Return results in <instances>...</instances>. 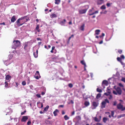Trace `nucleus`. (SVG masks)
<instances>
[{
    "mask_svg": "<svg viewBox=\"0 0 125 125\" xmlns=\"http://www.w3.org/2000/svg\"><path fill=\"white\" fill-rule=\"evenodd\" d=\"M96 125H102V124L100 123H97L96 124Z\"/></svg>",
    "mask_w": 125,
    "mask_h": 125,
    "instance_id": "59",
    "label": "nucleus"
},
{
    "mask_svg": "<svg viewBox=\"0 0 125 125\" xmlns=\"http://www.w3.org/2000/svg\"><path fill=\"white\" fill-rule=\"evenodd\" d=\"M114 112L113 111H111V115L113 117H114Z\"/></svg>",
    "mask_w": 125,
    "mask_h": 125,
    "instance_id": "46",
    "label": "nucleus"
},
{
    "mask_svg": "<svg viewBox=\"0 0 125 125\" xmlns=\"http://www.w3.org/2000/svg\"><path fill=\"white\" fill-rule=\"evenodd\" d=\"M0 25H5V24L4 22H3L2 23H0Z\"/></svg>",
    "mask_w": 125,
    "mask_h": 125,
    "instance_id": "58",
    "label": "nucleus"
},
{
    "mask_svg": "<svg viewBox=\"0 0 125 125\" xmlns=\"http://www.w3.org/2000/svg\"><path fill=\"white\" fill-rule=\"evenodd\" d=\"M49 106L48 105H47L46 107L44 108V109H48L49 108Z\"/></svg>",
    "mask_w": 125,
    "mask_h": 125,
    "instance_id": "51",
    "label": "nucleus"
},
{
    "mask_svg": "<svg viewBox=\"0 0 125 125\" xmlns=\"http://www.w3.org/2000/svg\"><path fill=\"white\" fill-rule=\"evenodd\" d=\"M117 60L120 62H121V58L119 57H118L117 58Z\"/></svg>",
    "mask_w": 125,
    "mask_h": 125,
    "instance_id": "36",
    "label": "nucleus"
},
{
    "mask_svg": "<svg viewBox=\"0 0 125 125\" xmlns=\"http://www.w3.org/2000/svg\"><path fill=\"white\" fill-rule=\"evenodd\" d=\"M37 40L38 41V40H41V39L40 38H37Z\"/></svg>",
    "mask_w": 125,
    "mask_h": 125,
    "instance_id": "62",
    "label": "nucleus"
},
{
    "mask_svg": "<svg viewBox=\"0 0 125 125\" xmlns=\"http://www.w3.org/2000/svg\"><path fill=\"white\" fill-rule=\"evenodd\" d=\"M125 115L124 114H122L120 115H118L117 118H121L122 117H123L125 116Z\"/></svg>",
    "mask_w": 125,
    "mask_h": 125,
    "instance_id": "27",
    "label": "nucleus"
},
{
    "mask_svg": "<svg viewBox=\"0 0 125 125\" xmlns=\"http://www.w3.org/2000/svg\"><path fill=\"white\" fill-rule=\"evenodd\" d=\"M100 32V30H96L95 31V34L96 35H98Z\"/></svg>",
    "mask_w": 125,
    "mask_h": 125,
    "instance_id": "20",
    "label": "nucleus"
},
{
    "mask_svg": "<svg viewBox=\"0 0 125 125\" xmlns=\"http://www.w3.org/2000/svg\"><path fill=\"white\" fill-rule=\"evenodd\" d=\"M98 13V10L95 11V12L92 13H91L89 14L90 15H93L94 14Z\"/></svg>",
    "mask_w": 125,
    "mask_h": 125,
    "instance_id": "22",
    "label": "nucleus"
},
{
    "mask_svg": "<svg viewBox=\"0 0 125 125\" xmlns=\"http://www.w3.org/2000/svg\"><path fill=\"white\" fill-rule=\"evenodd\" d=\"M64 105H60L58 107L59 108V107L63 108L64 107Z\"/></svg>",
    "mask_w": 125,
    "mask_h": 125,
    "instance_id": "52",
    "label": "nucleus"
},
{
    "mask_svg": "<svg viewBox=\"0 0 125 125\" xmlns=\"http://www.w3.org/2000/svg\"><path fill=\"white\" fill-rule=\"evenodd\" d=\"M21 19L20 18H19L17 21L16 22L17 24L18 27H19L23 25V24H21V23H20V21L21 20Z\"/></svg>",
    "mask_w": 125,
    "mask_h": 125,
    "instance_id": "7",
    "label": "nucleus"
},
{
    "mask_svg": "<svg viewBox=\"0 0 125 125\" xmlns=\"http://www.w3.org/2000/svg\"><path fill=\"white\" fill-rule=\"evenodd\" d=\"M111 92H108L107 93H105L104 94L106 95V96H108L110 94Z\"/></svg>",
    "mask_w": 125,
    "mask_h": 125,
    "instance_id": "29",
    "label": "nucleus"
},
{
    "mask_svg": "<svg viewBox=\"0 0 125 125\" xmlns=\"http://www.w3.org/2000/svg\"><path fill=\"white\" fill-rule=\"evenodd\" d=\"M26 82L25 81H23L22 82V84L23 85H25L26 84Z\"/></svg>",
    "mask_w": 125,
    "mask_h": 125,
    "instance_id": "40",
    "label": "nucleus"
},
{
    "mask_svg": "<svg viewBox=\"0 0 125 125\" xmlns=\"http://www.w3.org/2000/svg\"><path fill=\"white\" fill-rule=\"evenodd\" d=\"M84 24H83L81 26L80 28V30L82 31H83L84 30Z\"/></svg>",
    "mask_w": 125,
    "mask_h": 125,
    "instance_id": "11",
    "label": "nucleus"
},
{
    "mask_svg": "<svg viewBox=\"0 0 125 125\" xmlns=\"http://www.w3.org/2000/svg\"><path fill=\"white\" fill-rule=\"evenodd\" d=\"M106 5L107 7H109L110 6V4L109 3H107L106 4Z\"/></svg>",
    "mask_w": 125,
    "mask_h": 125,
    "instance_id": "55",
    "label": "nucleus"
},
{
    "mask_svg": "<svg viewBox=\"0 0 125 125\" xmlns=\"http://www.w3.org/2000/svg\"><path fill=\"white\" fill-rule=\"evenodd\" d=\"M41 43H42V42H39L38 43L39 45H39H40Z\"/></svg>",
    "mask_w": 125,
    "mask_h": 125,
    "instance_id": "64",
    "label": "nucleus"
},
{
    "mask_svg": "<svg viewBox=\"0 0 125 125\" xmlns=\"http://www.w3.org/2000/svg\"><path fill=\"white\" fill-rule=\"evenodd\" d=\"M81 63L82 64L84 65L85 66L86 65L85 63L83 60L81 61Z\"/></svg>",
    "mask_w": 125,
    "mask_h": 125,
    "instance_id": "30",
    "label": "nucleus"
},
{
    "mask_svg": "<svg viewBox=\"0 0 125 125\" xmlns=\"http://www.w3.org/2000/svg\"><path fill=\"white\" fill-rule=\"evenodd\" d=\"M117 104V103L116 101H115L114 102L113 105H115Z\"/></svg>",
    "mask_w": 125,
    "mask_h": 125,
    "instance_id": "57",
    "label": "nucleus"
},
{
    "mask_svg": "<svg viewBox=\"0 0 125 125\" xmlns=\"http://www.w3.org/2000/svg\"><path fill=\"white\" fill-rule=\"evenodd\" d=\"M121 58L124 59H125V56L123 55H122L121 56Z\"/></svg>",
    "mask_w": 125,
    "mask_h": 125,
    "instance_id": "50",
    "label": "nucleus"
},
{
    "mask_svg": "<svg viewBox=\"0 0 125 125\" xmlns=\"http://www.w3.org/2000/svg\"><path fill=\"white\" fill-rule=\"evenodd\" d=\"M57 16L55 14H52L50 15V17L52 18H55Z\"/></svg>",
    "mask_w": 125,
    "mask_h": 125,
    "instance_id": "17",
    "label": "nucleus"
},
{
    "mask_svg": "<svg viewBox=\"0 0 125 125\" xmlns=\"http://www.w3.org/2000/svg\"><path fill=\"white\" fill-rule=\"evenodd\" d=\"M102 83L106 86L108 84V82L106 80H104L102 82Z\"/></svg>",
    "mask_w": 125,
    "mask_h": 125,
    "instance_id": "13",
    "label": "nucleus"
},
{
    "mask_svg": "<svg viewBox=\"0 0 125 125\" xmlns=\"http://www.w3.org/2000/svg\"><path fill=\"white\" fill-rule=\"evenodd\" d=\"M20 18L21 20L22 21L21 22V24H23L25 23V22H27L29 19L27 16L23 17H21Z\"/></svg>",
    "mask_w": 125,
    "mask_h": 125,
    "instance_id": "3",
    "label": "nucleus"
},
{
    "mask_svg": "<svg viewBox=\"0 0 125 125\" xmlns=\"http://www.w3.org/2000/svg\"><path fill=\"white\" fill-rule=\"evenodd\" d=\"M76 118L78 120H79L81 119V117L80 116H78L76 117Z\"/></svg>",
    "mask_w": 125,
    "mask_h": 125,
    "instance_id": "38",
    "label": "nucleus"
},
{
    "mask_svg": "<svg viewBox=\"0 0 125 125\" xmlns=\"http://www.w3.org/2000/svg\"><path fill=\"white\" fill-rule=\"evenodd\" d=\"M38 51L37 50H36V52L33 53V55L35 58H37L38 56Z\"/></svg>",
    "mask_w": 125,
    "mask_h": 125,
    "instance_id": "10",
    "label": "nucleus"
},
{
    "mask_svg": "<svg viewBox=\"0 0 125 125\" xmlns=\"http://www.w3.org/2000/svg\"><path fill=\"white\" fill-rule=\"evenodd\" d=\"M28 84H29V83L30 82V78L29 77H28Z\"/></svg>",
    "mask_w": 125,
    "mask_h": 125,
    "instance_id": "53",
    "label": "nucleus"
},
{
    "mask_svg": "<svg viewBox=\"0 0 125 125\" xmlns=\"http://www.w3.org/2000/svg\"><path fill=\"white\" fill-rule=\"evenodd\" d=\"M104 1V0H98V4H101Z\"/></svg>",
    "mask_w": 125,
    "mask_h": 125,
    "instance_id": "23",
    "label": "nucleus"
},
{
    "mask_svg": "<svg viewBox=\"0 0 125 125\" xmlns=\"http://www.w3.org/2000/svg\"><path fill=\"white\" fill-rule=\"evenodd\" d=\"M55 4L58 5L61 2L60 0H55Z\"/></svg>",
    "mask_w": 125,
    "mask_h": 125,
    "instance_id": "19",
    "label": "nucleus"
},
{
    "mask_svg": "<svg viewBox=\"0 0 125 125\" xmlns=\"http://www.w3.org/2000/svg\"><path fill=\"white\" fill-rule=\"evenodd\" d=\"M70 102L72 104H73L74 103L73 101L72 100H71Z\"/></svg>",
    "mask_w": 125,
    "mask_h": 125,
    "instance_id": "63",
    "label": "nucleus"
},
{
    "mask_svg": "<svg viewBox=\"0 0 125 125\" xmlns=\"http://www.w3.org/2000/svg\"><path fill=\"white\" fill-rule=\"evenodd\" d=\"M39 25L38 24H37L36 25V26L35 28V29L37 30V31L38 32H40V29H39Z\"/></svg>",
    "mask_w": 125,
    "mask_h": 125,
    "instance_id": "14",
    "label": "nucleus"
},
{
    "mask_svg": "<svg viewBox=\"0 0 125 125\" xmlns=\"http://www.w3.org/2000/svg\"><path fill=\"white\" fill-rule=\"evenodd\" d=\"M31 124V122L30 121H28L27 123V124L28 125H30Z\"/></svg>",
    "mask_w": 125,
    "mask_h": 125,
    "instance_id": "49",
    "label": "nucleus"
},
{
    "mask_svg": "<svg viewBox=\"0 0 125 125\" xmlns=\"http://www.w3.org/2000/svg\"><path fill=\"white\" fill-rule=\"evenodd\" d=\"M68 85L69 86L70 88H72L73 86V84L71 83H69Z\"/></svg>",
    "mask_w": 125,
    "mask_h": 125,
    "instance_id": "39",
    "label": "nucleus"
},
{
    "mask_svg": "<svg viewBox=\"0 0 125 125\" xmlns=\"http://www.w3.org/2000/svg\"><path fill=\"white\" fill-rule=\"evenodd\" d=\"M55 47L53 46L52 47V50L50 52H51L53 53V50H54L55 48Z\"/></svg>",
    "mask_w": 125,
    "mask_h": 125,
    "instance_id": "35",
    "label": "nucleus"
},
{
    "mask_svg": "<svg viewBox=\"0 0 125 125\" xmlns=\"http://www.w3.org/2000/svg\"><path fill=\"white\" fill-rule=\"evenodd\" d=\"M59 112L58 110H55L53 112V113L55 116H56L57 115V113Z\"/></svg>",
    "mask_w": 125,
    "mask_h": 125,
    "instance_id": "15",
    "label": "nucleus"
},
{
    "mask_svg": "<svg viewBox=\"0 0 125 125\" xmlns=\"http://www.w3.org/2000/svg\"><path fill=\"white\" fill-rule=\"evenodd\" d=\"M92 9H90L89 10V14H91V13H92Z\"/></svg>",
    "mask_w": 125,
    "mask_h": 125,
    "instance_id": "45",
    "label": "nucleus"
},
{
    "mask_svg": "<svg viewBox=\"0 0 125 125\" xmlns=\"http://www.w3.org/2000/svg\"><path fill=\"white\" fill-rule=\"evenodd\" d=\"M96 91L97 92L100 93H101L102 92V90L101 89H99L98 88H97V89Z\"/></svg>",
    "mask_w": 125,
    "mask_h": 125,
    "instance_id": "33",
    "label": "nucleus"
},
{
    "mask_svg": "<svg viewBox=\"0 0 125 125\" xmlns=\"http://www.w3.org/2000/svg\"><path fill=\"white\" fill-rule=\"evenodd\" d=\"M93 106L95 107H96L97 105V103L95 102H93Z\"/></svg>",
    "mask_w": 125,
    "mask_h": 125,
    "instance_id": "34",
    "label": "nucleus"
},
{
    "mask_svg": "<svg viewBox=\"0 0 125 125\" xmlns=\"http://www.w3.org/2000/svg\"><path fill=\"white\" fill-rule=\"evenodd\" d=\"M47 111V110H44L43 112L41 111L40 112V114H42L43 113H44L45 111Z\"/></svg>",
    "mask_w": 125,
    "mask_h": 125,
    "instance_id": "42",
    "label": "nucleus"
},
{
    "mask_svg": "<svg viewBox=\"0 0 125 125\" xmlns=\"http://www.w3.org/2000/svg\"><path fill=\"white\" fill-rule=\"evenodd\" d=\"M13 43L12 45V48L16 49L20 46L21 43V42L18 40H14L13 42Z\"/></svg>",
    "mask_w": 125,
    "mask_h": 125,
    "instance_id": "1",
    "label": "nucleus"
},
{
    "mask_svg": "<svg viewBox=\"0 0 125 125\" xmlns=\"http://www.w3.org/2000/svg\"><path fill=\"white\" fill-rule=\"evenodd\" d=\"M89 102L86 101L84 103V105L86 106H87L89 105Z\"/></svg>",
    "mask_w": 125,
    "mask_h": 125,
    "instance_id": "21",
    "label": "nucleus"
},
{
    "mask_svg": "<svg viewBox=\"0 0 125 125\" xmlns=\"http://www.w3.org/2000/svg\"><path fill=\"white\" fill-rule=\"evenodd\" d=\"M121 80L125 83V78H122Z\"/></svg>",
    "mask_w": 125,
    "mask_h": 125,
    "instance_id": "47",
    "label": "nucleus"
},
{
    "mask_svg": "<svg viewBox=\"0 0 125 125\" xmlns=\"http://www.w3.org/2000/svg\"><path fill=\"white\" fill-rule=\"evenodd\" d=\"M94 120L97 122H99L100 121L98 120V119L96 117H95L94 118Z\"/></svg>",
    "mask_w": 125,
    "mask_h": 125,
    "instance_id": "37",
    "label": "nucleus"
},
{
    "mask_svg": "<svg viewBox=\"0 0 125 125\" xmlns=\"http://www.w3.org/2000/svg\"><path fill=\"white\" fill-rule=\"evenodd\" d=\"M112 98V96L111 95H109V96L108 98L110 99H111Z\"/></svg>",
    "mask_w": 125,
    "mask_h": 125,
    "instance_id": "48",
    "label": "nucleus"
},
{
    "mask_svg": "<svg viewBox=\"0 0 125 125\" xmlns=\"http://www.w3.org/2000/svg\"><path fill=\"white\" fill-rule=\"evenodd\" d=\"M28 46V43H26L24 45V49L25 50H26L27 48V47Z\"/></svg>",
    "mask_w": 125,
    "mask_h": 125,
    "instance_id": "26",
    "label": "nucleus"
},
{
    "mask_svg": "<svg viewBox=\"0 0 125 125\" xmlns=\"http://www.w3.org/2000/svg\"><path fill=\"white\" fill-rule=\"evenodd\" d=\"M64 118L65 120H68L69 118L67 115H65L64 116Z\"/></svg>",
    "mask_w": 125,
    "mask_h": 125,
    "instance_id": "25",
    "label": "nucleus"
},
{
    "mask_svg": "<svg viewBox=\"0 0 125 125\" xmlns=\"http://www.w3.org/2000/svg\"><path fill=\"white\" fill-rule=\"evenodd\" d=\"M121 87H124V85L121 83H119L118 84Z\"/></svg>",
    "mask_w": 125,
    "mask_h": 125,
    "instance_id": "41",
    "label": "nucleus"
},
{
    "mask_svg": "<svg viewBox=\"0 0 125 125\" xmlns=\"http://www.w3.org/2000/svg\"><path fill=\"white\" fill-rule=\"evenodd\" d=\"M104 101L106 103H109V100L107 99H105V100Z\"/></svg>",
    "mask_w": 125,
    "mask_h": 125,
    "instance_id": "43",
    "label": "nucleus"
},
{
    "mask_svg": "<svg viewBox=\"0 0 125 125\" xmlns=\"http://www.w3.org/2000/svg\"><path fill=\"white\" fill-rule=\"evenodd\" d=\"M106 7L105 5H103L101 6L100 9H106Z\"/></svg>",
    "mask_w": 125,
    "mask_h": 125,
    "instance_id": "31",
    "label": "nucleus"
},
{
    "mask_svg": "<svg viewBox=\"0 0 125 125\" xmlns=\"http://www.w3.org/2000/svg\"><path fill=\"white\" fill-rule=\"evenodd\" d=\"M28 118L27 116H23L21 120V121L22 122H26Z\"/></svg>",
    "mask_w": 125,
    "mask_h": 125,
    "instance_id": "6",
    "label": "nucleus"
},
{
    "mask_svg": "<svg viewBox=\"0 0 125 125\" xmlns=\"http://www.w3.org/2000/svg\"><path fill=\"white\" fill-rule=\"evenodd\" d=\"M107 119L106 117H104L103 119V121L104 123H106V121L107 120Z\"/></svg>",
    "mask_w": 125,
    "mask_h": 125,
    "instance_id": "32",
    "label": "nucleus"
},
{
    "mask_svg": "<svg viewBox=\"0 0 125 125\" xmlns=\"http://www.w3.org/2000/svg\"><path fill=\"white\" fill-rule=\"evenodd\" d=\"M88 9H85L83 10H81L79 11V14H82L85 13Z\"/></svg>",
    "mask_w": 125,
    "mask_h": 125,
    "instance_id": "5",
    "label": "nucleus"
},
{
    "mask_svg": "<svg viewBox=\"0 0 125 125\" xmlns=\"http://www.w3.org/2000/svg\"><path fill=\"white\" fill-rule=\"evenodd\" d=\"M117 107L118 109H121L123 108V106L121 104V103H120L117 104Z\"/></svg>",
    "mask_w": 125,
    "mask_h": 125,
    "instance_id": "9",
    "label": "nucleus"
},
{
    "mask_svg": "<svg viewBox=\"0 0 125 125\" xmlns=\"http://www.w3.org/2000/svg\"><path fill=\"white\" fill-rule=\"evenodd\" d=\"M15 16H13L11 19V21L12 22H14L16 20Z\"/></svg>",
    "mask_w": 125,
    "mask_h": 125,
    "instance_id": "8",
    "label": "nucleus"
},
{
    "mask_svg": "<svg viewBox=\"0 0 125 125\" xmlns=\"http://www.w3.org/2000/svg\"><path fill=\"white\" fill-rule=\"evenodd\" d=\"M36 96L38 98H40L41 97V95L40 94H37L36 95Z\"/></svg>",
    "mask_w": 125,
    "mask_h": 125,
    "instance_id": "54",
    "label": "nucleus"
},
{
    "mask_svg": "<svg viewBox=\"0 0 125 125\" xmlns=\"http://www.w3.org/2000/svg\"><path fill=\"white\" fill-rule=\"evenodd\" d=\"M101 94L100 93L98 94L96 96V98L98 99L101 96Z\"/></svg>",
    "mask_w": 125,
    "mask_h": 125,
    "instance_id": "24",
    "label": "nucleus"
},
{
    "mask_svg": "<svg viewBox=\"0 0 125 125\" xmlns=\"http://www.w3.org/2000/svg\"><path fill=\"white\" fill-rule=\"evenodd\" d=\"M26 111H25L23 112H22L21 113V115H22L24 114L26 112Z\"/></svg>",
    "mask_w": 125,
    "mask_h": 125,
    "instance_id": "56",
    "label": "nucleus"
},
{
    "mask_svg": "<svg viewBox=\"0 0 125 125\" xmlns=\"http://www.w3.org/2000/svg\"><path fill=\"white\" fill-rule=\"evenodd\" d=\"M5 87L6 88L8 87V82H7L6 81L5 82Z\"/></svg>",
    "mask_w": 125,
    "mask_h": 125,
    "instance_id": "28",
    "label": "nucleus"
},
{
    "mask_svg": "<svg viewBox=\"0 0 125 125\" xmlns=\"http://www.w3.org/2000/svg\"><path fill=\"white\" fill-rule=\"evenodd\" d=\"M41 94H42V95H44L45 94V93H44V92H42Z\"/></svg>",
    "mask_w": 125,
    "mask_h": 125,
    "instance_id": "60",
    "label": "nucleus"
},
{
    "mask_svg": "<svg viewBox=\"0 0 125 125\" xmlns=\"http://www.w3.org/2000/svg\"><path fill=\"white\" fill-rule=\"evenodd\" d=\"M34 77L36 79H38L39 78L41 77L40 76V73L38 71H37L35 74V75L34 76Z\"/></svg>",
    "mask_w": 125,
    "mask_h": 125,
    "instance_id": "4",
    "label": "nucleus"
},
{
    "mask_svg": "<svg viewBox=\"0 0 125 125\" xmlns=\"http://www.w3.org/2000/svg\"><path fill=\"white\" fill-rule=\"evenodd\" d=\"M66 22V20L64 19L63 21H62L60 22V24L62 25H63Z\"/></svg>",
    "mask_w": 125,
    "mask_h": 125,
    "instance_id": "12",
    "label": "nucleus"
},
{
    "mask_svg": "<svg viewBox=\"0 0 125 125\" xmlns=\"http://www.w3.org/2000/svg\"><path fill=\"white\" fill-rule=\"evenodd\" d=\"M115 90L116 92L114 90L113 91V93L117 95H121L122 93V91L121 88L119 87H116V88L115 89Z\"/></svg>",
    "mask_w": 125,
    "mask_h": 125,
    "instance_id": "2",
    "label": "nucleus"
},
{
    "mask_svg": "<svg viewBox=\"0 0 125 125\" xmlns=\"http://www.w3.org/2000/svg\"><path fill=\"white\" fill-rule=\"evenodd\" d=\"M69 24L70 25L72 24V21H70L69 22Z\"/></svg>",
    "mask_w": 125,
    "mask_h": 125,
    "instance_id": "61",
    "label": "nucleus"
},
{
    "mask_svg": "<svg viewBox=\"0 0 125 125\" xmlns=\"http://www.w3.org/2000/svg\"><path fill=\"white\" fill-rule=\"evenodd\" d=\"M118 52L121 54L122 53V50H118Z\"/></svg>",
    "mask_w": 125,
    "mask_h": 125,
    "instance_id": "44",
    "label": "nucleus"
},
{
    "mask_svg": "<svg viewBox=\"0 0 125 125\" xmlns=\"http://www.w3.org/2000/svg\"><path fill=\"white\" fill-rule=\"evenodd\" d=\"M11 78V76L9 74L7 75L5 77V79L7 80H8Z\"/></svg>",
    "mask_w": 125,
    "mask_h": 125,
    "instance_id": "16",
    "label": "nucleus"
},
{
    "mask_svg": "<svg viewBox=\"0 0 125 125\" xmlns=\"http://www.w3.org/2000/svg\"><path fill=\"white\" fill-rule=\"evenodd\" d=\"M106 104L105 102L104 101H103L102 103V107H104L105 106V105Z\"/></svg>",
    "mask_w": 125,
    "mask_h": 125,
    "instance_id": "18",
    "label": "nucleus"
}]
</instances>
